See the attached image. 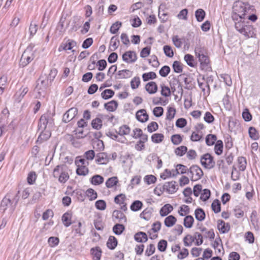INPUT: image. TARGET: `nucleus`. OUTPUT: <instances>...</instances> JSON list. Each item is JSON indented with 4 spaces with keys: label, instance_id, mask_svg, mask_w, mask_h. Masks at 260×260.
Listing matches in <instances>:
<instances>
[{
    "label": "nucleus",
    "instance_id": "f257e3e1",
    "mask_svg": "<svg viewBox=\"0 0 260 260\" xmlns=\"http://www.w3.org/2000/svg\"><path fill=\"white\" fill-rule=\"evenodd\" d=\"M19 191L15 194L11 192L7 193L1 202L0 212L3 213L9 208L10 212L12 213L15 210L19 200Z\"/></svg>",
    "mask_w": 260,
    "mask_h": 260
},
{
    "label": "nucleus",
    "instance_id": "f03ea898",
    "mask_svg": "<svg viewBox=\"0 0 260 260\" xmlns=\"http://www.w3.org/2000/svg\"><path fill=\"white\" fill-rule=\"evenodd\" d=\"M35 45L30 44L23 53L20 60V66L24 67L31 62L34 58Z\"/></svg>",
    "mask_w": 260,
    "mask_h": 260
},
{
    "label": "nucleus",
    "instance_id": "7ed1b4c3",
    "mask_svg": "<svg viewBox=\"0 0 260 260\" xmlns=\"http://www.w3.org/2000/svg\"><path fill=\"white\" fill-rule=\"evenodd\" d=\"M50 85L47 80V75H41L37 80L35 90L39 96H44L46 89Z\"/></svg>",
    "mask_w": 260,
    "mask_h": 260
},
{
    "label": "nucleus",
    "instance_id": "20e7f679",
    "mask_svg": "<svg viewBox=\"0 0 260 260\" xmlns=\"http://www.w3.org/2000/svg\"><path fill=\"white\" fill-rule=\"evenodd\" d=\"M187 174L190 177L192 181H197L202 177L203 172L198 166L192 165L190 167Z\"/></svg>",
    "mask_w": 260,
    "mask_h": 260
},
{
    "label": "nucleus",
    "instance_id": "39448f33",
    "mask_svg": "<svg viewBox=\"0 0 260 260\" xmlns=\"http://www.w3.org/2000/svg\"><path fill=\"white\" fill-rule=\"evenodd\" d=\"M201 163L206 169H212L215 166L213 157L209 153H206L201 157Z\"/></svg>",
    "mask_w": 260,
    "mask_h": 260
},
{
    "label": "nucleus",
    "instance_id": "423d86ee",
    "mask_svg": "<svg viewBox=\"0 0 260 260\" xmlns=\"http://www.w3.org/2000/svg\"><path fill=\"white\" fill-rule=\"evenodd\" d=\"M233 12L244 18L246 12L245 4L239 1L235 2L233 7Z\"/></svg>",
    "mask_w": 260,
    "mask_h": 260
},
{
    "label": "nucleus",
    "instance_id": "0eeeda50",
    "mask_svg": "<svg viewBox=\"0 0 260 260\" xmlns=\"http://www.w3.org/2000/svg\"><path fill=\"white\" fill-rule=\"evenodd\" d=\"M196 54L199 58L202 69L207 70L209 68L208 64L209 62L208 57L204 54L203 52L201 50L199 52L196 50Z\"/></svg>",
    "mask_w": 260,
    "mask_h": 260
},
{
    "label": "nucleus",
    "instance_id": "6e6552de",
    "mask_svg": "<svg viewBox=\"0 0 260 260\" xmlns=\"http://www.w3.org/2000/svg\"><path fill=\"white\" fill-rule=\"evenodd\" d=\"M78 109L73 107L68 110L63 115L62 121L67 123L72 120L77 114Z\"/></svg>",
    "mask_w": 260,
    "mask_h": 260
},
{
    "label": "nucleus",
    "instance_id": "1a4fd4ad",
    "mask_svg": "<svg viewBox=\"0 0 260 260\" xmlns=\"http://www.w3.org/2000/svg\"><path fill=\"white\" fill-rule=\"evenodd\" d=\"M137 59V54L133 51H126L122 55L123 60L127 63H133L136 61Z\"/></svg>",
    "mask_w": 260,
    "mask_h": 260
},
{
    "label": "nucleus",
    "instance_id": "9d476101",
    "mask_svg": "<svg viewBox=\"0 0 260 260\" xmlns=\"http://www.w3.org/2000/svg\"><path fill=\"white\" fill-rule=\"evenodd\" d=\"M109 160L107 154L105 152L99 153L95 156V162L100 165L107 164Z\"/></svg>",
    "mask_w": 260,
    "mask_h": 260
},
{
    "label": "nucleus",
    "instance_id": "9b49d317",
    "mask_svg": "<svg viewBox=\"0 0 260 260\" xmlns=\"http://www.w3.org/2000/svg\"><path fill=\"white\" fill-rule=\"evenodd\" d=\"M164 186L166 191L170 194L175 193L178 189L177 185L176 184V182L175 181H172L171 182H166L164 184Z\"/></svg>",
    "mask_w": 260,
    "mask_h": 260
},
{
    "label": "nucleus",
    "instance_id": "f8f14e48",
    "mask_svg": "<svg viewBox=\"0 0 260 260\" xmlns=\"http://www.w3.org/2000/svg\"><path fill=\"white\" fill-rule=\"evenodd\" d=\"M49 115L47 114L42 115L38 124L39 131L46 129L47 125L49 122Z\"/></svg>",
    "mask_w": 260,
    "mask_h": 260
},
{
    "label": "nucleus",
    "instance_id": "ddd939ff",
    "mask_svg": "<svg viewBox=\"0 0 260 260\" xmlns=\"http://www.w3.org/2000/svg\"><path fill=\"white\" fill-rule=\"evenodd\" d=\"M136 117L137 119L141 122L147 121L149 118L148 115L145 109L138 110L136 114Z\"/></svg>",
    "mask_w": 260,
    "mask_h": 260
},
{
    "label": "nucleus",
    "instance_id": "4468645a",
    "mask_svg": "<svg viewBox=\"0 0 260 260\" xmlns=\"http://www.w3.org/2000/svg\"><path fill=\"white\" fill-rule=\"evenodd\" d=\"M241 34L247 38H252L255 35L254 28L249 25H246Z\"/></svg>",
    "mask_w": 260,
    "mask_h": 260
},
{
    "label": "nucleus",
    "instance_id": "2eb2a0df",
    "mask_svg": "<svg viewBox=\"0 0 260 260\" xmlns=\"http://www.w3.org/2000/svg\"><path fill=\"white\" fill-rule=\"evenodd\" d=\"M76 42L73 40H68L66 43H61L58 48L59 51L62 50H71L72 48L76 45Z\"/></svg>",
    "mask_w": 260,
    "mask_h": 260
},
{
    "label": "nucleus",
    "instance_id": "dca6fc26",
    "mask_svg": "<svg viewBox=\"0 0 260 260\" xmlns=\"http://www.w3.org/2000/svg\"><path fill=\"white\" fill-rule=\"evenodd\" d=\"M217 228L218 230L222 233H228L230 229V226L228 223H225L224 221L218 220L217 221Z\"/></svg>",
    "mask_w": 260,
    "mask_h": 260
},
{
    "label": "nucleus",
    "instance_id": "f3484780",
    "mask_svg": "<svg viewBox=\"0 0 260 260\" xmlns=\"http://www.w3.org/2000/svg\"><path fill=\"white\" fill-rule=\"evenodd\" d=\"M40 134L38 138L37 142L42 143L43 141H47L51 136L50 131L45 129L40 131Z\"/></svg>",
    "mask_w": 260,
    "mask_h": 260
},
{
    "label": "nucleus",
    "instance_id": "a211bd4d",
    "mask_svg": "<svg viewBox=\"0 0 260 260\" xmlns=\"http://www.w3.org/2000/svg\"><path fill=\"white\" fill-rule=\"evenodd\" d=\"M146 90L150 94H154L157 91V85L154 82H150L145 86Z\"/></svg>",
    "mask_w": 260,
    "mask_h": 260
},
{
    "label": "nucleus",
    "instance_id": "6ab92c4d",
    "mask_svg": "<svg viewBox=\"0 0 260 260\" xmlns=\"http://www.w3.org/2000/svg\"><path fill=\"white\" fill-rule=\"evenodd\" d=\"M113 217L118 220L119 222H125L126 218L125 215L120 211L115 210L113 212Z\"/></svg>",
    "mask_w": 260,
    "mask_h": 260
},
{
    "label": "nucleus",
    "instance_id": "aec40b11",
    "mask_svg": "<svg viewBox=\"0 0 260 260\" xmlns=\"http://www.w3.org/2000/svg\"><path fill=\"white\" fill-rule=\"evenodd\" d=\"M102 115H99V117L93 119L91 121V126L92 128L96 129H100L102 127Z\"/></svg>",
    "mask_w": 260,
    "mask_h": 260
},
{
    "label": "nucleus",
    "instance_id": "412c9836",
    "mask_svg": "<svg viewBox=\"0 0 260 260\" xmlns=\"http://www.w3.org/2000/svg\"><path fill=\"white\" fill-rule=\"evenodd\" d=\"M170 86L176 87V88L178 90V93H181V95L183 94V90L182 88V86L181 85V83L180 82L179 80L178 79L176 78H173L170 81Z\"/></svg>",
    "mask_w": 260,
    "mask_h": 260
},
{
    "label": "nucleus",
    "instance_id": "4be33fe9",
    "mask_svg": "<svg viewBox=\"0 0 260 260\" xmlns=\"http://www.w3.org/2000/svg\"><path fill=\"white\" fill-rule=\"evenodd\" d=\"M71 218V212H67L63 214L61 219L65 226L68 227L72 224Z\"/></svg>",
    "mask_w": 260,
    "mask_h": 260
},
{
    "label": "nucleus",
    "instance_id": "5701e85b",
    "mask_svg": "<svg viewBox=\"0 0 260 260\" xmlns=\"http://www.w3.org/2000/svg\"><path fill=\"white\" fill-rule=\"evenodd\" d=\"M28 91V89L27 87H24L22 89H20V93L18 92H16V93L14 95V98L15 101L19 103L21 100L23 98L24 95L27 93Z\"/></svg>",
    "mask_w": 260,
    "mask_h": 260
},
{
    "label": "nucleus",
    "instance_id": "b1692460",
    "mask_svg": "<svg viewBox=\"0 0 260 260\" xmlns=\"http://www.w3.org/2000/svg\"><path fill=\"white\" fill-rule=\"evenodd\" d=\"M120 42L116 36H113L111 38L110 42V47L109 49L112 51L115 50L118 47Z\"/></svg>",
    "mask_w": 260,
    "mask_h": 260
},
{
    "label": "nucleus",
    "instance_id": "393cba45",
    "mask_svg": "<svg viewBox=\"0 0 260 260\" xmlns=\"http://www.w3.org/2000/svg\"><path fill=\"white\" fill-rule=\"evenodd\" d=\"M173 209V206L167 204L164 205L160 210L159 213L161 216H165L170 213Z\"/></svg>",
    "mask_w": 260,
    "mask_h": 260
},
{
    "label": "nucleus",
    "instance_id": "a878e982",
    "mask_svg": "<svg viewBox=\"0 0 260 260\" xmlns=\"http://www.w3.org/2000/svg\"><path fill=\"white\" fill-rule=\"evenodd\" d=\"M118 106V103L116 101H111L109 102L105 103V108L110 112H113L116 110Z\"/></svg>",
    "mask_w": 260,
    "mask_h": 260
},
{
    "label": "nucleus",
    "instance_id": "bb28decb",
    "mask_svg": "<svg viewBox=\"0 0 260 260\" xmlns=\"http://www.w3.org/2000/svg\"><path fill=\"white\" fill-rule=\"evenodd\" d=\"M104 178L100 175H95L90 179V182L94 185H99L103 183Z\"/></svg>",
    "mask_w": 260,
    "mask_h": 260
},
{
    "label": "nucleus",
    "instance_id": "cd10ccee",
    "mask_svg": "<svg viewBox=\"0 0 260 260\" xmlns=\"http://www.w3.org/2000/svg\"><path fill=\"white\" fill-rule=\"evenodd\" d=\"M118 79H126L132 76V72L129 70H122L119 71L117 73Z\"/></svg>",
    "mask_w": 260,
    "mask_h": 260
},
{
    "label": "nucleus",
    "instance_id": "c85d7f7f",
    "mask_svg": "<svg viewBox=\"0 0 260 260\" xmlns=\"http://www.w3.org/2000/svg\"><path fill=\"white\" fill-rule=\"evenodd\" d=\"M135 239L138 242H145L147 241V235L145 233L140 232L135 235Z\"/></svg>",
    "mask_w": 260,
    "mask_h": 260
},
{
    "label": "nucleus",
    "instance_id": "c756f323",
    "mask_svg": "<svg viewBox=\"0 0 260 260\" xmlns=\"http://www.w3.org/2000/svg\"><path fill=\"white\" fill-rule=\"evenodd\" d=\"M67 169V167L64 165H58L53 170V175L55 178H58L63 172Z\"/></svg>",
    "mask_w": 260,
    "mask_h": 260
},
{
    "label": "nucleus",
    "instance_id": "7c9ffc66",
    "mask_svg": "<svg viewBox=\"0 0 260 260\" xmlns=\"http://www.w3.org/2000/svg\"><path fill=\"white\" fill-rule=\"evenodd\" d=\"M177 221L176 218L173 215H169L167 217L164 221L165 225L167 227H172L173 226Z\"/></svg>",
    "mask_w": 260,
    "mask_h": 260
},
{
    "label": "nucleus",
    "instance_id": "2f4dec72",
    "mask_svg": "<svg viewBox=\"0 0 260 260\" xmlns=\"http://www.w3.org/2000/svg\"><path fill=\"white\" fill-rule=\"evenodd\" d=\"M196 218L199 221H203L205 218V213L201 208H198L194 212Z\"/></svg>",
    "mask_w": 260,
    "mask_h": 260
},
{
    "label": "nucleus",
    "instance_id": "473e14b6",
    "mask_svg": "<svg viewBox=\"0 0 260 260\" xmlns=\"http://www.w3.org/2000/svg\"><path fill=\"white\" fill-rule=\"evenodd\" d=\"M131 128L126 125H123L119 127L116 133L120 136L128 135L130 133Z\"/></svg>",
    "mask_w": 260,
    "mask_h": 260
},
{
    "label": "nucleus",
    "instance_id": "72a5a7b5",
    "mask_svg": "<svg viewBox=\"0 0 260 260\" xmlns=\"http://www.w3.org/2000/svg\"><path fill=\"white\" fill-rule=\"evenodd\" d=\"M117 245V241L116 238L114 236H110L107 242V247L111 249H113Z\"/></svg>",
    "mask_w": 260,
    "mask_h": 260
},
{
    "label": "nucleus",
    "instance_id": "f704fd0d",
    "mask_svg": "<svg viewBox=\"0 0 260 260\" xmlns=\"http://www.w3.org/2000/svg\"><path fill=\"white\" fill-rule=\"evenodd\" d=\"M78 168L76 170V173L78 175L85 176L88 173V169L87 166H80L77 165Z\"/></svg>",
    "mask_w": 260,
    "mask_h": 260
},
{
    "label": "nucleus",
    "instance_id": "c9c22d12",
    "mask_svg": "<svg viewBox=\"0 0 260 260\" xmlns=\"http://www.w3.org/2000/svg\"><path fill=\"white\" fill-rule=\"evenodd\" d=\"M214 151L217 155L221 154L223 151V142L221 140L217 141L214 147Z\"/></svg>",
    "mask_w": 260,
    "mask_h": 260
},
{
    "label": "nucleus",
    "instance_id": "e433bc0d",
    "mask_svg": "<svg viewBox=\"0 0 260 260\" xmlns=\"http://www.w3.org/2000/svg\"><path fill=\"white\" fill-rule=\"evenodd\" d=\"M194 219L191 215L186 216L184 219V225L187 228H191L192 226Z\"/></svg>",
    "mask_w": 260,
    "mask_h": 260
},
{
    "label": "nucleus",
    "instance_id": "4c0bfd02",
    "mask_svg": "<svg viewBox=\"0 0 260 260\" xmlns=\"http://www.w3.org/2000/svg\"><path fill=\"white\" fill-rule=\"evenodd\" d=\"M238 162L239 164V169L241 171H244L246 168L247 161L244 157L241 156L238 157Z\"/></svg>",
    "mask_w": 260,
    "mask_h": 260
},
{
    "label": "nucleus",
    "instance_id": "58836bf2",
    "mask_svg": "<svg viewBox=\"0 0 260 260\" xmlns=\"http://www.w3.org/2000/svg\"><path fill=\"white\" fill-rule=\"evenodd\" d=\"M217 140L215 135L209 134L206 137V143L208 146H212L214 144Z\"/></svg>",
    "mask_w": 260,
    "mask_h": 260
},
{
    "label": "nucleus",
    "instance_id": "ea45409f",
    "mask_svg": "<svg viewBox=\"0 0 260 260\" xmlns=\"http://www.w3.org/2000/svg\"><path fill=\"white\" fill-rule=\"evenodd\" d=\"M118 181V180L117 177L109 178L106 182V186L108 188H111L114 186L116 185Z\"/></svg>",
    "mask_w": 260,
    "mask_h": 260
},
{
    "label": "nucleus",
    "instance_id": "a19ab883",
    "mask_svg": "<svg viewBox=\"0 0 260 260\" xmlns=\"http://www.w3.org/2000/svg\"><path fill=\"white\" fill-rule=\"evenodd\" d=\"M195 16L198 21L201 22L205 18V12L202 9H198L195 12Z\"/></svg>",
    "mask_w": 260,
    "mask_h": 260
},
{
    "label": "nucleus",
    "instance_id": "79ce46f5",
    "mask_svg": "<svg viewBox=\"0 0 260 260\" xmlns=\"http://www.w3.org/2000/svg\"><path fill=\"white\" fill-rule=\"evenodd\" d=\"M164 139V136L162 134L155 133L152 135V141L155 143H159L161 142Z\"/></svg>",
    "mask_w": 260,
    "mask_h": 260
},
{
    "label": "nucleus",
    "instance_id": "37998d69",
    "mask_svg": "<svg viewBox=\"0 0 260 260\" xmlns=\"http://www.w3.org/2000/svg\"><path fill=\"white\" fill-rule=\"evenodd\" d=\"M114 91L112 89H106L101 93V96L105 100L111 98L114 94Z\"/></svg>",
    "mask_w": 260,
    "mask_h": 260
},
{
    "label": "nucleus",
    "instance_id": "c03bdc74",
    "mask_svg": "<svg viewBox=\"0 0 260 260\" xmlns=\"http://www.w3.org/2000/svg\"><path fill=\"white\" fill-rule=\"evenodd\" d=\"M86 195L89 198L90 201L94 200L98 197L96 192L92 188H89L86 190Z\"/></svg>",
    "mask_w": 260,
    "mask_h": 260
},
{
    "label": "nucleus",
    "instance_id": "a18cd8bd",
    "mask_svg": "<svg viewBox=\"0 0 260 260\" xmlns=\"http://www.w3.org/2000/svg\"><path fill=\"white\" fill-rule=\"evenodd\" d=\"M156 78V74L153 72L144 73L142 75V78L144 81L146 82L149 80L154 79Z\"/></svg>",
    "mask_w": 260,
    "mask_h": 260
},
{
    "label": "nucleus",
    "instance_id": "49530a36",
    "mask_svg": "<svg viewBox=\"0 0 260 260\" xmlns=\"http://www.w3.org/2000/svg\"><path fill=\"white\" fill-rule=\"evenodd\" d=\"M125 228L123 224H116L113 228V231L116 235H120L124 230Z\"/></svg>",
    "mask_w": 260,
    "mask_h": 260
},
{
    "label": "nucleus",
    "instance_id": "de8ad7c7",
    "mask_svg": "<svg viewBox=\"0 0 260 260\" xmlns=\"http://www.w3.org/2000/svg\"><path fill=\"white\" fill-rule=\"evenodd\" d=\"M211 207L212 210L215 213H218L220 212L221 207H220V203L218 200H214L211 205Z\"/></svg>",
    "mask_w": 260,
    "mask_h": 260
},
{
    "label": "nucleus",
    "instance_id": "09e8293b",
    "mask_svg": "<svg viewBox=\"0 0 260 260\" xmlns=\"http://www.w3.org/2000/svg\"><path fill=\"white\" fill-rule=\"evenodd\" d=\"M196 237H194V235L193 236H191L190 235H187L185 236L183 239V242L185 246H190L193 242H194Z\"/></svg>",
    "mask_w": 260,
    "mask_h": 260
},
{
    "label": "nucleus",
    "instance_id": "8fccbe9b",
    "mask_svg": "<svg viewBox=\"0 0 260 260\" xmlns=\"http://www.w3.org/2000/svg\"><path fill=\"white\" fill-rule=\"evenodd\" d=\"M143 206L142 203L138 200L134 201L131 206V209L133 211L140 210Z\"/></svg>",
    "mask_w": 260,
    "mask_h": 260
},
{
    "label": "nucleus",
    "instance_id": "3c124183",
    "mask_svg": "<svg viewBox=\"0 0 260 260\" xmlns=\"http://www.w3.org/2000/svg\"><path fill=\"white\" fill-rule=\"evenodd\" d=\"M8 78L6 75H3L0 78V92L1 94L3 93L4 90L5 88L6 84L7 83Z\"/></svg>",
    "mask_w": 260,
    "mask_h": 260
},
{
    "label": "nucleus",
    "instance_id": "603ef678",
    "mask_svg": "<svg viewBox=\"0 0 260 260\" xmlns=\"http://www.w3.org/2000/svg\"><path fill=\"white\" fill-rule=\"evenodd\" d=\"M161 87V94L165 97H168L171 95V89L170 88L165 86L164 84L160 85Z\"/></svg>",
    "mask_w": 260,
    "mask_h": 260
},
{
    "label": "nucleus",
    "instance_id": "864d4df0",
    "mask_svg": "<svg viewBox=\"0 0 260 260\" xmlns=\"http://www.w3.org/2000/svg\"><path fill=\"white\" fill-rule=\"evenodd\" d=\"M122 23L121 22L116 21L112 24L111 26L110 31L112 34H115L118 31L119 28L121 27Z\"/></svg>",
    "mask_w": 260,
    "mask_h": 260
},
{
    "label": "nucleus",
    "instance_id": "5fc2aeb1",
    "mask_svg": "<svg viewBox=\"0 0 260 260\" xmlns=\"http://www.w3.org/2000/svg\"><path fill=\"white\" fill-rule=\"evenodd\" d=\"M249 137L253 140H257L258 139V134L254 127H250L248 130Z\"/></svg>",
    "mask_w": 260,
    "mask_h": 260
},
{
    "label": "nucleus",
    "instance_id": "6e6d98bb",
    "mask_svg": "<svg viewBox=\"0 0 260 260\" xmlns=\"http://www.w3.org/2000/svg\"><path fill=\"white\" fill-rule=\"evenodd\" d=\"M187 148L186 146H181L175 149V153L177 155L182 156L187 152Z\"/></svg>",
    "mask_w": 260,
    "mask_h": 260
},
{
    "label": "nucleus",
    "instance_id": "4d7b16f0",
    "mask_svg": "<svg viewBox=\"0 0 260 260\" xmlns=\"http://www.w3.org/2000/svg\"><path fill=\"white\" fill-rule=\"evenodd\" d=\"M163 50L165 55L169 57H172L174 56V52L171 47L169 45H165L163 47Z\"/></svg>",
    "mask_w": 260,
    "mask_h": 260
},
{
    "label": "nucleus",
    "instance_id": "13d9d810",
    "mask_svg": "<svg viewBox=\"0 0 260 260\" xmlns=\"http://www.w3.org/2000/svg\"><path fill=\"white\" fill-rule=\"evenodd\" d=\"M184 60L186 61V63L191 67H194V58L193 56L190 54H187L184 56Z\"/></svg>",
    "mask_w": 260,
    "mask_h": 260
},
{
    "label": "nucleus",
    "instance_id": "bf43d9fd",
    "mask_svg": "<svg viewBox=\"0 0 260 260\" xmlns=\"http://www.w3.org/2000/svg\"><path fill=\"white\" fill-rule=\"evenodd\" d=\"M58 178V181L60 183H65L69 179V175L67 169L63 172V173L60 174V176Z\"/></svg>",
    "mask_w": 260,
    "mask_h": 260
},
{
    "label": "nucleus",
    "instance_id": "052dcab7",
    "mask_svg": "<svg viewBox=\"0 0 260 260\" xmlns=\"http://www.w3.org/2000/svg\"><path fill=\"white\" fill-rule=\"evenodd\" d=\"M91 253L93 256L96 258V260H100L101 256L102 251L99 247L95 248H93L91 249Z\"/></svg>",
    "mask_w": 260,
    "mask_h": 260
},
{
    "label": "nucleus",
    "instance_id": "680f3d73",
    "mask_svg": "<svg viewBox=\"0 0 260 260\" xmlns=\"http://www.w3.org/2000/svg\"><path fill=\"white\" fill-rule=\"evenodd\" d=\"M176 114V110L172 107H168L167 112V119L171 120L173 119Z\"/></svg>",
    "mask_w": 260,
    "mask_h": 260
},
{
    "label": "nucleus",
    "instance_id": "e2e57ef3",
    "mask_svg": "<svg viewBox=\"0 0 260 260\" xmlns=\"http://www.w3.org/2000/svg\"><path fill=\"white\" fill-rule=\"evenodd\" d=\"M189 213V208L188 206L183 205L180 207V209L178 211L179 214L181 216H184L186 214Z\"/></svg>",
    "mask_w": 260,
    "mask_h": 260
},
{
    "label": "nucleus",
    "instance_id": "0e129e2a",
    "mask_svg": "<svg viewBox=\"0 0 260 260\" xmlns=\"http://www.w3.org/2000/svg\"><path fill=\"white\" fill-rule=\"evenodd\" d=\"M156 180V178L152 175H146L144 178V181L148 185L154 183Z\"/></svg>",
    "mask_w": 260,
    "mask_h": 260
},
{
    "label": "nucleus",
    "instance_id": "69168bd1",
    "mask_svg": "<svg viewBox=\"0 0 260 260\" xmlns=\"http://www.w3.org/2000/svg\"><path fill=\"white\" fill-rule=\"evenodd\" d=\"M140 84V79L139 77H134L131 81V86L133 89H135L139 86Z\"/></svg>",
    "mask_w": 260,
    "mask_h": 260
},
{
    "label": "nucleus",
    "instance_id": "338daca9",
    "mask_svg": "<svg viewBox=\"0 0 260 260\" xmlns=\"http://www.w3.org/2000/svg\"><path fill=\"white\" fill-rule=\"evenodd\" d=\"M182 138L179 134L173 135L171 136V141L174 145H178L181 143Z\"/></svg>",
    "mask_w": 260,
    "mask_h": 260
},
{
    "label": "nucleus",
    "instance_id": "774afa93",
    "mask_svg": "<svg viewBox=\"0 0 260 260\" xmlns=\"http://www.w3.org/2000/svg\"><path fill=\"white\" fill-rule=\"evenodd\" d=\"M95 206L98 210H104L106 208V203L104 200H100L95 202Z\"/></svg>",
    "mask_w": 260,
    "mask_h": 260
}]
</instances>
